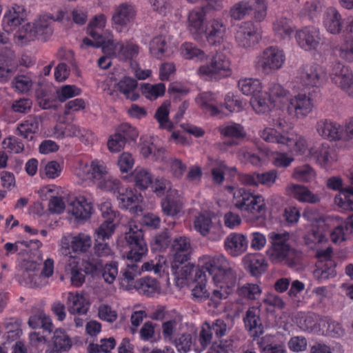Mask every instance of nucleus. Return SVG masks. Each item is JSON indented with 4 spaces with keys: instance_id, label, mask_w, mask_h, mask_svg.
<instances>
[{
    "instance_id": "obj_1",
    "label": "nucleus",
    "mask_w": 353,
    "mask_h": 353,
    "mask_svg": "<svg viewBox=\"0 0 353 353\" xmlns=\"http://www.w3.org/2000/svg\"><path fill=\"white\" fill-rule=\"evenodd\" d=\"M210 276L215 283L224 284L226 288L234 286L236 281V274L228 259L223 255L208 256L204 259L201 269L195 272L194 281L197 283L192 290V295L201 299L209 296L206 290L207 275Z\"/></svg>"
},
{
    "instance_id": "obj_2",
    "label": "nucleus",
    "mask_w": 353,
    "mask_h": 353,
    "mask_svg": "<svg viewBox=\"0 0 353 353\" xmlns=\"http://www.w3.org/2000/svg\"><path fill=\"white\" fill-rule=\"evenodd\" d=\"M101 211L105 220L94 232V254L97 256L104 257L112 254V250L107 241L110 240L114 232L117 212L112 209L111 204L108 202L102 204Z\"/></svg>"
},
{
    "instance_id": "obj_3",
    "label": "nucleus",
    "mask_w": 353,
    "mask_h": 353,
    "mask_svg": "<svg viewBox=\"0 0 353 353\" xmlns=\"http://www.w3.org/2000/svg\"><path fill=\"white\" fill-rule=\"evenodd\" d=\"M235 207L248 214L251 219L263 221L266 216L267 208L264 199L261 195H254L245 188H240L234 194Z\"/></svg>"
},
{
    "instance_id": "obj_4",
    "label": "nucleus",
    "mask_w": 353,
    "mask_h": 353,
    "mask_svg": "<svg viewBox=\"0 0 353 353\" xmlns=\"http://www.w3.org/2000/svg\"><path fill=\"white\" fill-rule=\"evenodd\" d=\"M229 14L232 19L239 21L252 15L260 22L266 17L267 5L265 0H242L230 8Z\"/></svg>"
},
{
    "instance_id": "obj_5",
    "label": "nucleus",
    "mask_w": 353,
    "mask_h": 353,
    "mask_svg": "<svg viewBox=\"0 0 353 353\" xmlns=\"http://www.w3.org/2000/svg\"><path fill=\"white\" fill-rule=\"evenodd\" d=\"M285 60L283 50L270 46L259 54L254 61L255 69L263 74H270L279 70Z\"/></svg>"
},
{
    "instance_id": "obj_6",
    "label": "nucleus",
    "mask_w": 353,
    "mask_h": 353,
    "mask_svg": "<svg viewBox=\"0 0 353 353\" xmlns=\"http://www.w3.org/2000/svg\"><path fill=\"white\" fill-rule=\"evenodd\" d=\"M230 63L227 56L221 52L212 54L206 64L199 67V73L201 76L210 79L218 80L230 74Z\"/></svg>"
},
{
    "instance_id": "obj_7",
    "label": "nucleus",
    "mask_w": 353,
    "mask_h": 353,
    "mask_svg": "<svg viewBox=\"0 0 353 353\" xmlns=\"http://www.w3.org/2000/svg\"><path fill=\"white\" fill-rule=\"evenodd\" d=\"M125 239L129 248L126 252L127 259L132 263L140 261L148 252L142 229L137 225H130L125 233Z\"/></svg>"
},
{
    "instance_id": "obj_8",
    "label": "nucleus",
    "mask_w": 353,
    "mask_h": 353,
    "mask_svg": "<svg viewBox=\"0 0 353 353\" xmlns=\"http://www.w3.org/2000/svg\"><path fill=\"white\" fill-rule=\"evenodd\" d=\"M296 79L304 88H318L325 82V73L319 65H305L299 70Z\"/></svg>"
},
{
    "instance_id": "obj_9",
    "label": "nucleus",
    "mask_w": 353,
    "mask_h": 353,
    "mask_svg": "<svg viewBox=\"0 0 353 353\" xmlns=\"http://www.w3.org/2000/svg\"><path fill=\"white\" fill-rule=\"evenodd\" d=\"M269 238L272 247L267 251L268 255L273 263L282 262L288 257L290 251V245L287 243L288 234L271 232Z\"/></svg>"
},
{
    "instance_id": "obj_10",
    "label": "nucleus",
    "mask_w": 353,
    "mask_h": 353,
    "mask_svg": "<svg viewBox=\"0 0 353 353\" xmlns=\"http://www.w3.org/2000/svg\"><path fill=\"white\" fill-rule=\"evenodd\" d=\"M172 261L171 269L172 274L176 272L180 265L188 262L190 259L192 248L190 240L184 236L176 238L172 243Z\"/></svg>"
},
{
    "instance_id": "obj_11",
    "label": "nucleus",
    "mask_w": 353,
    "mask_h": 353,
    "mask_svg": "<svg viewBox=\"0 0 353 353\" xmlns=\"http://www.w3.org/2000/svg\"><path fill=\"white\" fill-rule=\"evenodd\" d=\"M110 174L106 166L99 161H93L91 164L81 163L77 171V175L85 180L92 181L97 186L99 182L108 177Z\"/></svg>"
},
{
    "instance_id": "obj_12",
    "label": "nucleus",
    "mask_w": 353,
    "mask_h": 353,
    "mask_svg": "<svg viewBox=\"0 0 353 353\" xmlns=\"http://www.w3.org/2000/svg\"><path fill=\"white\" fill-rule=\"evenodd\" d=\"M330 77L332 82L344 91L350 94L353 91V74L341 63L333 65Z\"/></svg>"
},
{
    "instance_id": "obj_13",
    "label": "nucleus",
    "mask_w": 353,
    "mask_h": 353,
    "mask_svg": "<svg viewBox=\"0 0 353 353\" xmlns=\"http://www.w3.org/2000/svg\"><path fill=\"white\" fill-rule=\"evenodd\" d=\"M312 108L313 102L310 95L301 93L291 98L288 105V113L298 119L306 117Z\"/></svg>"
},
{
    "instance_id": "obj_14",
    "label": "nucleus",
    "mask_w": 353,
    "mask_h": 353,
    "mask_svg": "<svg viewBox=\"0 0 353 353\" xmlns=\"http://www.w3.org/2000/svg\"><path fill=\"white\" fill-rule=\"evenodd\" d=\"M261 306L250 307L245 312L243 317V323L245 330L249 332L253 337H259L263 334L264 328L261 319Z\"/></svg>"
},
{
    "instance_id": "obj_15",
    "label": "nucleus",
    "mask_w": 353,
    "mask_h": 353,
    "mask_svg": "<svg viewBox=\"0 0 353 353\" xmlns=\"http://www.w3.org/2000/svg\"><path fill=\"white\" fill-rule=\"evenodd\" d=\"M139 52V47L130 42H127L125 44L123 43L114 44L112 41L111 46L104 48V54L118 57L123 61L132 59L138 55Z\"/></svg>"
},
{
    "instance_id": "obj_16",
    "label": "nucleus",
    "mask_w": 353,
    "mask_h": 353,
    "mask_svg": "<svg viewBox=\"0 0 353 353\" xmlns=\"http://www.w3.org/2000/svg\"><path fill=\"white\" fill-rule=\"evenodd\" d=\"M259 37L253 24L245 23L238 28L235 33V41L241 48L248 49L259 42Z\"/></svg>"
},
{
    "instance_id": "obj_17",
    "label": "nucleus",
    "mask_w": 353,
    "mask_h": 353,
    "mask_svg": "<svg viewBox=\"0 0 353 353\" xmlns=\"http://www.w3.org/2000/svg\"><path fill=\"white\" fill-rule=\"evenodd\" d=\"M136 14L134 6L131 3H123L116 8L112 20L115 28L121 32V28L134 19Z\"/></svg>"
},
{
    "instance_id": "obj_18",
    "label": "nucleus",
    "mask_w": 353,
    "mask_h": 353,
    "mask_svg": "<svg viewBox=\"0 0 353 353\" xmlns=\"http://www.w3.org/2000/svg\"><path fill=\"white\" fill-rule=\"evenodd\" d=\"M316 130L321 137L329 141L342 140V128L330 119H322L318 121Z\"/></svg>"
},
{
    "instance_id": "obj_19",
    "label": "nucleus",
    "mask_w": 353,
    "mask_h": 353,
    "mask_svg": "<svg viewBox=\"0 0 353 353\" xmlns=\"http://www.w3.org/2000/svg\"><path fill=\"white\" fill-rule=\"evenodd\" d=\"M299 45L307 50L315 49L319 44L321 36L319 30L314 27H305L296 34Z\"/></svg>"
},
{
    "instance_id": "obj_20",
    "label": "nucleus",
    "mask_w": 353,
    "mask_h": 353,
    "mask_svg": "<svg viewBox=\"0 0 353 353\" xmlns=\"http://www.w3.org/2000/svg\"><path fill=\"white\" fill-rule=\"evenodd\" d=\"M67 211L76 219L85 221L90 217L93 211V207L90 202H88L82 196L71 201L68 205Z\"/></svg>"
},
{
    "instance_id": "obj_21",
    "label": "nucleus",
    "mask_w": 353,
    "mask_h": 353,
    "mask_svg": "<svg viewBox=\"0 0 353 353\" xmlns=\"http://www.w3.org/2000/svg\"><path fill=\"white\" fill-rule=\"evenodd\" d=\"M25 9L23 6L14 4L6 12L2 26L5 31L10 32L14 28L21 25L25 18Z\"/></svg>"
},
{
    "instance_id": "obj_22",
    "label": "nucleus",
    "mask_w": 353,
    "mask_h": 353,
    "mask_svg": "<svg viewBox=\"0 0 353 353\" xmlns=\"http://www.w3.org/2000/svg\"><path fill=\"white\" fill-rule=\"evenodd\" d=\"M219 131L221 135L232 138V140L224 142V144L228 146L237 145L238 140L244 139L247 135L244 127L236 123H230L226 125L220 126Z\"/></svg>"
},
{
    "instance_id": "obj_23",
    "label": "nucleus",
    "mask_w": 353,
    "mask_h": 353,
    "mask_svg": "<svg viewBox=\"0 0 353 353\" xmlns=\"http://www.w3.org/2000/svg\"><path fill=\"white\" fill-rule=\"evenodd\" d=\"M225 30L226 26L222 20L214 19L205 28L204 34L208 43L215 46L223 41Z\"/></svg>"
},
{
    "instance_id": "obj_24",
    "label": "nucleus",
    "mask_w": 353,
    "mask_h": 353,
    "mask_svg": "<svg viewBox=\"0 0 353 353\" xmlns=\"http://www.w3.org/2000/svg\"><path fill=\"white\" fill-rule=\"evenodd\" d=\"M55 130L58 137H78L84 143L88 142L92 136L90 130L71 123H67L64 128L56 127Z\"/></svg>"
},
{
    "instance_id": "obj_25",
    "label": "nucleus",
    "mask_w": 353,
    "mask_h": 353,
    "mask_svg": "<svg viewBox=\"0 0 353 353\" xmlns=\"http://www.w3.org/2000/svg\"><path fill=\"white\" fill-rule=\"evenodd\" d=\"M248 246V241L240 233H231L225 240V248L232 256H238L245 252Z\"/></svg>"
},
{
    "instance_id": "obj_26",
    "label": "nucleus",
    "mask_w": 353,
    "mask_h": 353,
    "mask_svg": "<svg viewBox=\"0 0 353 353\" xmlns=\"http://www.w3.org/2000/svg\"><path fill=\"white\" fill-rule=\"evenodd\" d=\"M323 26L331 34H339L343 28V19L339 11L333 7L326 9L323 18Z\"/></svg>"
},
{
    "instance_id": "obj_27",
    "label": "nucleus",
    "mask_w": 353,
    "mask_h": 353,
    "mask_svg": "<svg viewBox=\"0 0 353 353\" xmlns=\"http://www.w3.org/2000/svg\"><path fill=\"white\" fill-rule=\"evenodd\" d=\"M117 199L121 208L129 209L134 212L141 210V208L139 206L141 201V195L135 194L132 190L123 188L117 195Z\"/></svg>"
},
{
    "instance_id": "obj_28",
    "label": "nucleus",
    "mask_w": 353,
    "mask_h": 353,
    "mask_svg": "<svg viewBox=\"0 0 353 353\" xmlns=\"http://www.w3.org/2000/svg\"><path fill=\"white\" fill-rule=\"evenodd\" d=\"M205 13L201 8L195 9L190 12L188 16V28L195 39H199L204 34L205 26L203 25Z\"/></svg>"
},
{
    "instance_id": "obj_29",
    "label": "nucleus",
    "mask_w": 353,
    "mask_h": 353,
    "mask_svg": "<svg viewBox=\"0 0 353 353\" xmlns=\"http://www.w3.org/2000/svg\"><path fill=\"white\" fill-rule=\"evenodd\" d=\"M53 15L46 14L40 17L34 23V32L36 39L46 41L53 33L52 29Z\"/></svg>"
},
{
    "instance_id": "obj_30",
    "label": "nucleus",
    "mask_w": 353,
    "mask_h": 353,
    "mask_svg": "<svg viewBox=\"0 0 353 353\" xmlns=\"http://www.w3.org/2000/svg\"><path fill=\"white\" fill-rule=\"evenodd\" d=\"M62 243L65 244V251L69 246L74 252H85L91 247L92 240L90 236L81 233L74 236L64 237Z\"/></svg>"
},
{
    "instance_id": "obj_31",
    "label": "nucleus",
    "mask_w": 353,
    "mask_h": 353,
    "mask_svg": "<svg viewBox=\"0 0 353 353\" xmlns=\"http://www.w3.org/2000/svg\"><path fill=\"white\" fill-rule=\"evenodd\" d=\"M243 263L245 270L252 276H259L266 270L267 263L260 254L248 255L243 259Z\"/></svg>"
},
{
    "instance_id": "obj_32",
    "label": "nucleus",
    "mask_w": 353,
    "mask_h": 353,
    "mask_svg": "<svg viewBox=\"0 0 353 353\" xmlns=\"http://www.w3.org/2000/svg\"><path fill=\"white\" fill-rule=\"evenodd\" d=\"M90 303L81 294L70 292L68 295V309L72 314H85L89 309Z\"/></svg>"
},
{
    "instance_id": "obj_33",
    "label": "nucleus",
    "mask_w": 353,
    "mask_h": 353,
    "mask_svg": "<svg viewBox=\"0 0 353 353\" xmlns=\"http://www.w3.org/2000/svg\"><path fill=\"white\" fill-rule=\"evenodd\" d=\"M39 123L40 120L38 117H30L17 127V134L27 140L32 141L34 134L39 131Z\"/></svg>"
},
{
    "instance_id": "obj_34",
    "label": "nucleus",
    "mask_w": 353,
    "mask_h": 353,
    "mask_svg": "<svg viewBox=\"0 0 353 353\" xmlns=\"http://www.w3.org/2000/svg\"><path fill=\"white\" fill-rule=\"evenodd\" d=\"M139 294L150 296H153L159 290L158 282L154 279L150 277H143L137 279L133 285Z\"/></svg>"
},
{
    "instance_id": "obj_35",
    "label": "nucleus",
    "mask_w": 353,
    "mask_h": 353,
    "mask_svg": "<svg viewBox=\"0 0 353 353\" xmlns=\"http://www.w3.org/2000/svg\"><path fill=\"white\" fill-rule=\"evenodd\" d=\"M28 323L32 329L41 327L43 332H47L49 334L52 332L54 328L51 319L43 312H39L36 314L31 316Z\"/></svg>"
},
{
    "instance_id": "obj_36",
    "label": "nucleus",
    "mask_w": 353,
    "mask_h": 353,
    "mask_svg": "<svg viewBox=\"0 0 353 353\" xmlns=\"http://www.w3.org/2000/svg\"><path fill=\"white\" fill-rule=\"evenodd\" d=\"M52 340L54 345V348L52 350L67 352L72 345L70 337L64 330L61 328L55 330Z\"/></svg>"
},
{
    "instance_id": "obj_37",
    "label": "nucleus",
    "mask_w": 353,
    "mask_h": 353,
    "mask_svg": "<svg viewBox=\"0 0 353 353\" xmlns=\"http://www.w3.org/2000/svg\"><path fill=\"white\" fill-rule=\"evenodd\" d=\"M274 100H271L267 92H262L261 91L252 97L250 99V104L253 109L260 114L268 112L270 110L272 103Z\"/></svg>"
},
{
    "instance_id": "obj_38",
    "label": "nucleus",
    "mask_w": 353,
    "mask_h": 353,
    "mask_svg": "<svg viewBox=\"0 0 353 353\" xmlns=\"http://www.w3.org/2000/svg\"><path fill=\"white\" fill-rule=\"evenodd\" d=\"M289 188L292 191L294 197L300 201L310 203H316L319 201V197L305 186L292 184Z\"/></svg>"
},
{
    "instance_id": "obj_39",
    "label": "nucleus",
    "mask_w": 353,
    "mask_h": 353,
    "mask_svg": "<svg viewBox=\"0 0 353 353\" xmlns=\"http://www.w3.org/2000/svg\"><path fill=\"white\" fill-rule=\"evenodd\" d=\"M177 194H168L161 201L162 212L167 216L176 215L181 210V203L175 196Z\"/></svg>"
},
{
    "instance_id": "obj_40",
    "label": "nucleus",
    "mask_w": 353,
    "mask_h": 353,
    "mask_svg": "<svg viewBox=\"0 0 353 353\" xmlns=\"http://www.w3.org/2000/svg\"><path fill=\"white\" fill-rule=\"evenodd\" d=\"M238 86L243 94L252 97L260 92L262 88L261 82L256 79H241Z\"/></svg>"
},
{
    "instance_id": "obj_41",
    "label": "nucleus",
    "mask_w": 353,
    "mask_h": 353,
    "mask_svg": "<svg viewBox=\"0 0 353 353\" xmlns=\"http://www.w3.org/2000/svg\"><path fill=\"white\" fill-rule=\"evenodd\" d=\"M283 147H286L292 152L302 154L305 150L306 142L301 137L287 133Z\"/></svg>"
},
{
    "instance_id": "obj_42",
    "label": "nucleus",
    "mask_w": 353,
    "mask_h": 353,
    "mask_svg": "<svg viewBox=\"0 0 353 353\" xmlns=\"http://www.w3.org/2000/svg\"><path fill=\"white\" fill-rule=\"evenodd\" d=\"M171 242V236L168 230L156 234L150 242V248L153 252H161L165 250Z\"/></svg>"
},
{
    "instance_id": "obj_43",
    "label": "nucleus",
    "mask_w": 353,
    "mask_h": 353,
    "mask_svg": "<svg viewBox=\"0 0 353 353\" xmlns=\"http://www.w3.org/2000/svg\"><path fill=\"white\" fill-rule=\"evenodd\" d=\"M132 175L136 186L141 190L146 189L152 184V175L147 170L137 168L132 172Z\"/></svg>"
},
{
    "instance_id": "obj_44",
    "label": "nucleus",
    "mask_w": 353,
    "mask_h": 353,
    "mask_svg": "<svg viewBox=\"0 0 353 353\" xmlns=\"http://www.w3.org/2000/svg\"><path fill=\"white\" fill-rule=\"evenodd\" d=\"M142 93L145 97L150 99H156L157 97L163 96L165 91V84L159 83L154 85L144 83L141 85Z\"/></svg>"
},
{
    "instance_id": "obj_45",
    "label": "nucleus",
    "mask_w": 353,
    "mask_h": 353,
    "mask_svg": "<svg viewBox=\"0 0 353 353\" xmlns=\"http://www.w3.org/2000/svg\"><path fill=\"white\" fill-rule=\"evenodd\" d=\"M116 345L115 339L113 337L101 340V344L90 343L88 346L89 353H110Z\"/></svg>"
},
{
    "instance_id": "obj_46",
    "label": "nucleus",
    "mask_w": 353,
    "mask_h": 353,
    "mask_svg": "<svg viewBox=\"0 0 353 353\" xmlns=\"http://www.w3.org/2000/svg\"><path fill=\"white\" fill-rule=\"evenodd\" d=\"M103 28L101 30L87 28L88 34L93 39L94 41H99L101 43L103 52L104 53V48L112 45V39L108 33H103Z\"/></svg>"
},
{
    "instance_id": "obj_47",
    "label": "nucleus",
    "mask_w": 353,
    "mask_h": 353,
    "mask_svg": "<svg viewBox=\"0 0 353 353\" xmlns=\"http://www.w3.org/2000/svg\"><path fill=\"white\" fill-rule=\"evenodd\" d=\"M287 133H281L276 129L265 128L261 132V137L267 142L276 143L283 145Z\"/></svg>"
},
{
    "instance_id": "obj_48",
    "label": "nucleus",
    "mask_w": 353,
    "mask_h": 353,
    "mask_svg": "<svg viewBox=\"0 0 353 353\" xmlns=\"http://www.w3.org/2000/svg\"><path fill=\"white\" fill-rule=\"evenodd\" d=\"M140 273L141 271L137 264H128L127 269L122 274L123 276V286L128 290L132 289L134 284V278Z\"/></svg>"
},
{
    "instance_id": "obj_49",
    "label": "nucleus",
    "mask_w": 353,
    "mask_h": 353,
    "mask_svg": "<svg viewBox=\"0 0 353 353\" xmlns=\"http://www.w3.org/2000/svg\"><path fill=\"white\" fill-rule=\"evenodd\" d=\"M97 187L101 190L110 192L116 196L123 188L119 180L112 177L110 174L102 182H99Z\"/></svg>"
},
{
    "instance_id": "obj_50",
    "label": "nucleus",
    "mask_w": 353,
    "mask_h": 353,
    "mask_svg": "<svg viewBox=\"0 0 353 353\" xmlns=\"http://www.w3.org/2000/svg\"><path fill=\"white\" fill-rule=\"evenodd\" d=\"M81 92V90L74 85H65L57 90V97L63 103L68 99L79 95Z\"/></svg>"
},
{
    "instance_id": "obj_51",
    "label": "nucleus",
    "mask_w": 353,
    "mask_h": 353,
    "mask_svg": "<svg viewBox=\"0 0 353 353\" xmlns=\"http://www.w3.org/2000/svg\"><path fill=\"white\" fill-rule=\"evenodd\" d=\"M170 104L163 103L156 111L154 114L155 119L159 123L160 127L162 128H168L171 130L172 125L169 121V110L168 107Z\"/></svg>"
},
{
    "instance_id": "obj_52",
    "label": "nucleus",
    "mask_w": 353,
    "mask_h": 353,
    "mask_svg": "<svg viewBox=\"0 0 353 353\" xmlns=\"http://www.w3.org/2000/svg\"><path fill=\"white\" fill-rule=\"evenodd\" d=\"M322 8L323 5L319 0H312L305 3L301 13L312 20L321 12Z\"/></svg>"
},
{
    "instance_id": "obj_53",
    "label": "nucleus",
    "mask_w": 353,
    "mask_h": 353,
    "mask_svg": "<svg viewBox=\"0 0 353 353\" xmlns=\"http://www.w3.org/2000/svg\"><path fill=\"white\" fill-rule=\"evenodd\" d=\"M273 28L275 33L283 39L290 37L293 32L292 22L285 18L276 21Z\"/></svg>"
},
{
    "instance_id": "obj_54",
    "label": "nucleus",
    "mask_w": 353,
    "mask_h": 353,
    "mask_svg": "<svg viewBox=\"0 0 353 353\" xmlns=\"http://www.w3.org/2000/svg\"><path fill=\"white\" fill-rule=\"evenodd\" d=\"M165 47L166 41L165 38L162 36H158L153 38L150 42L149 49L153 57L160 59L165 52Z\"/></svg>"
},
{
    "instance_id": "obj_55",
    "label": "nucleus",
    "mask_w": 353,
    "mask_h": 353,
    "mask_svg": "<svg viewBox=\"0 0 353 353\" xmlns=\"http://www.w3.org/2000/svg\"><path fill=\"white\" fill-rule=\"evenodd\" d=\"M154 192L159 196H162L164 194H177L176 190L172 189L171 183L164 178H157L152 185Z\"/></svg>"
},
{
    "instance_id": "obj_56",
    "label": "nucleus",
    "mask_w": 353,
    "mask_h": 353,
    "mask_svg": "<svg viewBox=\"0 0 353 353\" xmlns=\"http://www.w3.org/2000/svg\"><path fill=\"white\" fill-rule=\"evenodd\" d=\"M154 11L162 16L171 12L172 9V0H148Z\"/></svg>"
},
{
    "instance_id": "obj_57",
    "label": "nucleus",
    "mask_w": 353,
    "mask_h": 353,
    "mask_svg": "<svg viewBox=\"0 0 353 353\" xmlns=\"http://www.w3.org/2000/svg\"><path fill=\"white\" fill-rule=\"evenodd\" d=\"M212 225L211 218L208 215L200 214L194 221V228L203 236L209 234Z\"/></svg>"
},
{
    "instance_id": "obj_58",
    "label": "nucleus",
    "mask_w": 353,
    "mask_h": 353,
    "mask_svg": "<svg viewBox=\"0 0 353 353\" xmlns=\"http://www.w3.org/2000/svg\"><path fill=\"white\" fill-rule=\"evenodd\" d=\"M117 133L120 134L125 143L135 141L139 135L137 129L128 123L121 125L117 130Z\"/></svg>"
},
{
    "instance_id": "obj_59",
    "label": "nucleus",
    "mask_w": 353,
    "mask_h": 353,
    "mask_svg": "<svg viewBox=\"0 0 353 353\" xmlns=\"http://www.w3.org/2000/svg\"><path fill=\"white\" fill-rule=\"evenodd\" d=\"M69 265L70 267V271L71 274L72 284L76 287L81 286L85 282V276L81 270L78 268V263L74 259H71Z\"/></svg>"
},
{
    "instance_id": "obj_60",
    "label": "nucleus",
    "mask_w": 353,
    "mask_h": 353,
    "mask_svg": "<svg viewBox=\"0 0 353 353\" xmlns=\"http://www.w3.org/2000/svg\"><path fill=\"white\" fill-rule=\"evenodd\" d=\"M261 293L260 287L256 284L248 283L239 289L240 296L251 300H255Z\"/></svg>"
},
{
    "instance_id": "obj_61",
    "label": "nucleus",
    "mask_w": 353,
    "mask_h": 353,
    "mask_svg": "<svg viewBox=\"0 0 353 353\" xmlns=\"http://www.w3.org/2000/svg\"><path fill=\"white\" fill-rule=\"evenodd\" d=\"M196 269H201V268L194 267L190 263L185 264L183 266L181 265L176 270V272L174 274H177L181 276V279H184L187 281L192 280L193 283L196 285V283L194 281L195 272Z\"/></svg>"
},
{
    "instance_id": "obj_62",
    "label": "nucleus",
    "mask_w": 353,
    "mask_h": 353,
    "mask_svg": "<svg viewBox=\"0 0 353 353\" xmlns=\"http://www.w3.org/2000/svg\"><path fill=\"white\" fill-rule=\"evenodd\" d=\"M172 341L179 352L187 353L192 345V336L190 334L183 333Z\"/></svg>"
},
{
    "instance_id": "obj_63",
    "label": "nucleus",
    "mask_w": 353,
    "mask_h": 353,
    "mask_svg": "<svg viewBox=\"0 0 353 353\" xmlns=\"http://www.w3.org/2000/svg\"><path fill=\"white\" fill-rule=\"evenodd\" d=\"M26 280V284L32 288H42L48 283L47 279L41 273L28 274L23 276Z\"/></svg>"
},
{
    "instance_id": "obj_64",
    "label": "nucleus",
    "mask_w": 353,
    "mask_h": 353,
    "mask_svg": "<svg viewBox=\"0 0 353 353\" xmlns=\"http://www.w3.org/2000/svg\"><path fill=\"white\" fill-rule=\"evenodd\" d=\"M339 205L353 210V188L349 187L341 190Z\"/></svg>"
}]
</instances>
